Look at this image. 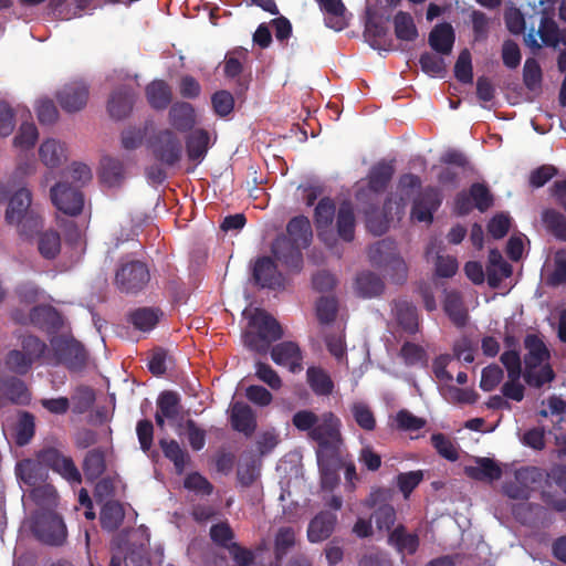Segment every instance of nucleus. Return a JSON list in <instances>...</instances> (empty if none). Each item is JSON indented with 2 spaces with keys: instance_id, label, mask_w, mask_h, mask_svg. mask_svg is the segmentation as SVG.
Here are the masks:
<instances>
[{
  "instance_id": "19",
  "label": "nucleus",
  "mask_w": 566,
  "mask_h": 566,
  "mask_svg": "<svg viewBox=\"0 0 566 566\" xmlns=\"http://www.w3.org/2000/svg\"><path fill=\"white\" fill-rule=\"evenodd\" d=\"M271 358L279 365L296 373L302 369V352L300 346L291 340L282 342L271 347Z\"/></svg>"
},
{
  "instance_id": "48",
  "label": "nucleus",
  "mask_w": 566,
  "mask_h": 566,
  "mask_svg": "<svg viewBox=\"0 0 566 566\" xmlns=\"http://www.w3.org/2000/svg\"><path fill=\"white\" fill-rule=\"evenodd\" d=\"M157 408L161 416H166L168 420H175L182 410L179 394L172 390L161 391L157 398Z\"/></svg>"
},
{
  "instance_id": "37",
  "label": "nucleus",
  "mask_w": 566,
  "mask_h": 566,
  "mask_svg": "<svg viewBox=\"0 0 566 566\" xmlns=\"http://www.w3.org/2000/svg\"><path fill=\"white\" fill-rule=\"evenodd\" d=\"M324 12L325 23L327 27L339 31L346 25L344 21L345 6L342 0H315Z\"/></svg>"
},
{
  "instance_id": "58",
  "label": "nucleus",
  "mask_w": 566,
  "mask_h": 566,
  "mask_svg": "<svg viewBox=\"0 0 566 566\" xmlns=\"http://www.w3.org/2000/svg\"><path fill=\"white\" fill-rule=\"evenodd\" d=\"M474 208L480 212L488 211L493 206V195L489 187L481 182H474L469 188Z\"/></svg>"
},
{
  "instance_id": "15",
  "label": "nucleus",
  "mask_w": 566,
  "mask_h": 566,
  "mask_svg": "<svg viewBox=\"0 0 566 566\" xmlns=\"http://www.w3.org/2000/svg\"><path fill=\"white\" fill-rule=\"evenodd\" d=\"M395 172L394 165L391 163L379 161L374 165L368 174V186L367 189H360L356 193L358 201L367 199L369 196H378L384 192L390 182Z\"/></svg>"
},
{
  "instance_id": "31",
  "label": "nucleus",
  "mask_w": 566,
  "mask_h": 566,
  "mask_svg": "<svg viewBox=\"0 0 566 566\" xmlns=\"http://www.w3.org/2000/svg\"><path fill=\"white\" fill-rule=\"evenodd\" d=\"M210 136L206 129L192 130L186 138V150L189 160L200 163L207 155Z\"/></svg>"
},
{
  "instance_id": "34",
  "label": "nucleus",
  "mask_w": 566,
  "mask_h": 566,
  "mask_svg": "<svg viewBox=\"0 0 566 566\" xmlns=\"http://www.w3.org/2000/svg\"><path fill=\"white\" fill-rule=\"evenodd\" d=\"M82 468L87 481L94 482L98 480L106 470L104 450L102 448H95L87 451L84 457Z\"/></svg>"
},
{
  "instance_id": "44",
  "label": "nucleus",
  "mask_w": 566,
  "mask_h": 566,
  "mask_svg": "<svg viewBox=\"0 0 566 566\" xmlns=\"http://www.w3.org/2000/svg\"><path fill=\"white\" fill-rule=\"evenodd\" d=\"M29 496L38 506L36 510H55L57 506L59 494L52 484L34 486Z\"/></svg>"
},
{
  "instance_id": "22",
  "label": "nucleus",
  "mask_w": 566,
  "mask_h": 566,
  "mask_svg": "<svg viewBox=\"0 0 566 566\" xmlns=\"http://www.w3.org/2000/svg\"><path fill=\"white\" fill-rule=\"evenodd\" d=\"M0 391L13 405L27 406L31 401V391L17 375L1 377Z\"/></svg>"
},
{
  "instance_id": "47",
  "label": "nucleus",
  "mask_w": 566,
  "mask_h": 566,
  "mask_svg": "<svg viewBox=\"0 0 566 566\" xmlns=\"http://www.w3.org/2000/svg\"><path fill=\"white\" fill-rule=\"evenodd\" d=\"M101 179L109 187L120 185L124 179L123 163L112 157H104L101 161Z\"/></svg>"
},
{
  "instance_id": "51",
  "label": "nucleus",
  "mask_w": 566,
  "mask_h": 566,
  "mask_svg": "<svg viewBox=\"0 0 566 566\" xmlns=\"http://www.w3.org/2000/svg\"><path fill=\"white\" fill-rule=\"evenodd\" d=\"M395 34L401 41H415L418 38V30L410 13L399 11L394 18Z\"/></svg>"
},
{
  "instance_id": "17",
  "label": "nucleus",
  "mask_w": 566,
  "mask_h": 566,
  "mask_svg": "<svg viewBox=\"0 0 566 566\" xmlns=\"http://www.w3.org/2000/svg\"><path fill=\"white\" fill-rule=\"evenodd\" d=\"M252 276L254 283L262 289L275 290L284 284L283 275L277 271L275 262L270 256L256 259Z\"/></svg>"
},
{
  "instance_id": "1",
  "label": "nucleus",
  "mask_w": 566,
  "mask_h": 566,
  "mask_svg": "<svg viewBox=\"0 0 566 566\" xmlns=\"http://www.w3.org/2000/svg\"><path fill=\"white\" fill-rule=\"evenodd\" d=\"M281 324L268 312L256 310L243 333V343L252 352L261 355L269 353L272 343L283 337Z\"/></svg>"
},
{
  "instance_id": "25",
  "label": "nucleus",
  "mask_w": 566,
  "mask_h": 566,
  "mask_svg": "<svg viewBox=\"0 0 566 566\" xmlns=\"http://www.w3.org/2000/svg\"><path fill=\"white\" fill-rule=\"evenodd\" d=\"M336 522V514L327 511L319 512L308 524V541L311 543H318L328 538L335 528Z\"/></svg>"
},
{
  "instance_id": "36",
  "label": "nucleus",
  "mask_w": 566,
  "mask_h": 566,
  "mask_svg": "<svg viewBox=\"0 0 566 566\" xmlns=\"http://www.w3.org/2000/svg\"><path fill=\"white\" fill-rule=\"evenodd\" d=\"M465 474L476 481H495L502 476V469L490 458H480L478 465L465 467Z\"/></svg>"
},
{
  "instance_id": "33",
  "label": "nucleus",
  "mask_w": 566,
  "mask_h": 566,
  "mask_svg": "<svg viewBox=\"0 0 566 566\" xmlns=\"http://www.w3.org/2000/svg\"><path fill=\"white\" fill-rule=\"evenodd\" d=\"M356 219L350 202H343L336 214L337 235L345 242H352L355 238Z\"/></svg>"
},
{
  "instance_id": "11",
  "label": "nucleus",
  "mask_w": 566,
  "mask_h": 566,
  "mask_svg": "<svg viewBox=\"0 0 566 566\" xmlns=\"http://www.w3.org/2000/svg\"><path fill=\"white\" fill-rule=\"evenodd\" d=\"M53 205L67 216H78L84 208L83 192L67 182H57L51 188Z\"/></svg>"
},
{
  "instance_id": "50",
  "label": "nucleus",
  "mask_w": 566,
  "mask_h": 566,
  "mask_svg": "<svg viewBox=\"0 0 566 566\" xmlns=\"http://www.w3.org/2000/svg\"><path fill=\"white\" fill-rule=\"evenodd\" d=\"M38 251L42 258L54 260L61 252V238L56 231L50 230L39 234Z\"/></svg>"
},
{
  "instance_id": "2",
  "label": "nucleus",
  "mask_w": 566,
  "mask_h": 566,
  "mask_svg": "<svg viewBox=\"0 0 566 566\" xmlns=\"http://www.w3.org/2000/svg\"><path fill=\"white\" fill-rule=\"evenodd\" d=\"M340 429V419L334 412L325 411L311 430L308 438L318 446L316 455L319 465L325 459L334 458L339 453L344 442Z\"/></svg>"
},
{
  "instance_id": "38",
  "label": "nucleus",
  "mask_w": 566,
  "mask_h": 566,
  "mask_svg": "<svg viewBox=\"0 0 566 566\" xmlns=\"http://www.w3.org/2000/svg\"><path fill=\"white\" fill-rule=\"evenodd\" d=\"M306 378L310 388L316 396H329L334 390V381L328 373L321 367H308Z\"/></svg>"
},
{
  "instance_id": "20",
  "label": "nucleus",
  "mask_w": 566,
  "mask_h": 566,
  "mask_svg": "<svg viewBox=\"0 0 566 566\" xmlns=\"http://www.w3.org/2000/svg\"><path fill=\"white\" fill-rule=\"evenodd\" d=\"M230 423L234 431L251 437L258 427L254 410L243 401H235L231 405Z\"/></svg>"
},
{
  "instance_id": "57",
  "label": "nucleus",
  "mask_w": 566,
  "mask_h": 566,
  "mask_svg": "<svg viewBox=\"0 0 566 566\" xmlns=\"http://www.w3.org/2000/svg\"><path fill=\"white\" fill-rule=\"evenodd\" d=\"M295 545V532L290 526L280 527L274 539V556L279 563Z\"/></svg>"
},
{
  "instance_id": "43",
  "label": "nucleus",
  "mask_w": 566,
  "mask_h": 566,
  "mask_svg": "<svg viewBox=\"0 0 566 566\" xmlns=\"http://www.w3.org/2000/svg\"><path fill=\"white\" fill-rule=\"evenodd\" d=\"M389 543L401 554L412 555L419 547V537L417 534L406 533L402 525L397 526L389 534Z\"/></svg>"
},
{
  "instance_id": "6",
  "label": "nucleus",
  "mask_w": 566,
  "mask_h": 566,
  "mask_svg": "<svg viewBox=\"0 0 566 566\" xmlns=\"http://www.w3.org/2000/svg\"><path fill=\"white\" fill-rule=\"evenodd\" d=\"M51 345L57 363L70 371H81L86 367L88 353L74 337L62 335L52 339Z\"/></svg>"
},
{
  "instance_id": "46",
  "label": "nucleus",
  "mask_w": 566,
  "mask_h": 566,
  "mask_svg": "<svg viewBox=\"0 0 566 566\" xmlns=\"http://www.w3.org/2000/svg\"><path fill=\"white\" fill-rule=\"evenodd\" d=\"M537 472L535 468H523L516 471L515 478L517 481L506 482L503 485L504 494L512 500H528L531 490L527 485L520 483L522 479H527L530 473Z\"/></svg>"
},
{
  "instance_id": "14",
  "label": "nucleus",
  "mask_w": 566,
  "mask_h": 566,
  "mask_svg": "<svg viewBox=\"0 0 566 566\" xmlns=\"http://www.w3.org/2000/svg\"><path fill=\"white\" fill-rule=\"evenodd\" d=\"M442 197L438 188L427 187L415 198L411 218L419 222L431 223L433 213L440 208Z\"/></svg>"
},
{
  "instance_id": "27",
  "label": "nucleus",
  "mask_w": 566,
  "mask_h": 566,
  "mask_svg": "<svg viewBox=\"0 0 566 566\" xmlns=\"http://www.w3.org/2000/svg\"><path fill=\"white\" fill-rule=\"evenodd\" d=\"M145 94L149 105L156 111L166 109L172 101V90L164 80H154L146 88Z\"/></svg>"
},
{
  "instance_id": "49",
  "label": "nucleus",
  "mask_w": 566,
  "mask_h": 566,
  "mask_svg": "<svg viewBox=\"0 0 566 566\" xmlns=\"http://www.w3.org/2000/svg\"><path fill=\"white\" fill-rule=\"evenodd\" d=\"M443 398L453 405H473L479 399V394L471 388H459L453 385L443 386L440 389Z\"/></svg>"
},
{
  "instance_id": "45",
  "label": "nucleus",
  "mask_w": 566,
  "mask_h": 566,
  "mask_svg": "<svg viewBox=\"0 0 566 566\" xmlns=\"http://www.w3.org/2000/svg\"><path fill=\"white\" fill-rule=\"evenodd\" d=\"M443 310L450 321L457 327H464L468 323V312L463 305L462 298L458 293H449L446 296Z\"/></svg>"
},
{
  "instance_id": "52",
  "label": "nucleus",
  "mask_w": 566,
  "mask_h": 566,
  "mask_svg": "<svg viewBox=\"0 0 566 566\" xmlns=\"http://www.w3.org/2000/svg\"><path fill=\"white\" fill-rule=\"evenodd\" d=\"M41 465L39 461L25 459L17 464V476L24 484L34 488L43 479Z\"/></svg>"
},
{
  "instance_id": "16",
  "label": "nucleus",
  "mask_w": 566,
  "mask_h": 566,
  "mask_svg": "<svg viewBox=\"0 0 566 566\" xmlns=\"http://www.w3.org/2000/svg\"><path fill=\"white\" fill-rule=\"evenodd\" d=\"M56 99L63 111L75 113L84 108L88 99V86L82 82L65 84L57 93Z\"/></svg>"
},
{
  "instance_id": "5",
  "label": "nucleus",
  "mask_w": 566,
  "mask_h": 566,
  "mask_svg": "<svg viewBox=\"0 0 566 566\" xmlns=\"http://www.w3.org/2000/svg\"><path fill=\"white\" fill-rule=\"evenodd\" d=\"M368 258L371 265L386 272L392 282L402 284L407 280L408 268L394 240L382 239L370 245Z\"/></svg>"
},
{
  "instance_id": "30",
  "label": "nucleus",
  "mask_w": 566,
  "mask_h": 566,
  "mask_svg": "<svg viewBox=\"0 0 566 566\" xmlns=\"http://www.w3.org/2000/svg\"><path fill=\"white\" fill-rule=\"evenodd\" d=\"M488 283L490 286L495 287L502 279L512 275V266L504 261L501 252L497 249H491L489 252V265L486 268Z\"/></svg>"
},
{
  "instance_id": "9",
  "label": "nucleus",
  "mask_w": 566,
  "mask_h": 566,
  "mask_svg": "<svg viewBox=\"0 0 566 566\" xmlns=\"http://www.w3.org/2000/svg\"><path fill=\"white\" fill-rule=\"evenodd\" d=\"M157 161L166 167L176 166L182 157V144L171 129L160 130L151 143Z\"/></svg>"
},
{
  "instance_id": "56",
  "label": "nucleus",
  "mask_w": 566,
  "mask_h": 566,
  "mask_svg": "<svg viewBox=\"0 0 566 566\" xmlns=\"http://www.w3.org/2000/svg\"><path fill=\"white\" fill-rule=\"evenodd\" d=\"M353 418L357 426L365 431H373L376 428V418L370 407L363 402L357 401L350 406Z\"/></svg>"
},
{
  "instance_id": "12",
  "label": "nucleus",
  "mask_w": 566,
  "mask_h": 566,
  "mask_svg": "<svg viewBox=\"0 0 566 566\" xmlns=\"http://www.w3.org/2000/svg\"><path fill=\"white\" fill-rule=\"evenodd\" d=\"M336 214V205L329 197L322 198L314 210L317 235L327 247H333L336 242L333 232V221Z\"/></svg>"
},
{
  "instance_id": "28",
  "label": "nucleus",
  "mask_w": 566,
  "mask_h": 566,
  "mask_svg": "<svg viewBox=\"0 0 566 566\" xmlns=\"http://www.w3.org/2000/svg\"><path fill=\"white\" fill-rule=\"evenodd\" d=\"M287 238L302 249L310 247L313 238L311 222L305 216L292 218L286 226Z\"/></svg>"
},
{
  "instance_id": "61",
  "label": "nucleus",
  "mask_w": 566,
  "mask_h": 566,
  "mask_svg": "<svg viewBox=\"0 0 566 566\" xmlns=\"http://www.w3.org/2000/svg\"><path fill=\"white\" fill-rule=\"evenodd\" d=\"M560 29L557 23L549 17L543 15L541 19L537 34L546 46L556 48L558 45V35Z\"/></svg>"
},
{
  "instance_id": "64",
  "label": "nucleus",
  "mask_w": 566,
  "mask_h": 566,
  "mask_svg": "<svg viewBox=\"0 0 566 566\" xmlns=\"http://www.w3.org/2000/svg\"><path fill=\"white\" fill-rule=\"evenodd\" d=\"M542 69L539 63L534 57H528L523 67V82L524 85L530 90L534 91L539 87L542 83Z\"/></svg>"
},
{
  "instance_id": "62",
  "label": "nucleus",
  "mask_w": 566,
  "mask_h": 566,
  "mask_svg": "<svg viewBox=\"0 0 566 566\" xmlns=\"http://www.w3.org/2000/svg\"><path fill=\"white\" fill-rule=\"evenodd\" d=\"M454 76L462 84H472L473 82L472 60L468 49L462 50L458 56L454 64Z\"/></svg>"
},
{
  "instance_id": "41",
  "label": "nucleus",
  "mask_w": 566,
  "mask_h": 566,
  "mask_svg": "<svg viewBox=\"0 0 566 566\" xmlns=\"http://www.w3.org/2000/svg\"><path fill=\"white\" fill-rule=\"evenodd\" d=\"M542 222L546 230L557 240L566 242V217L553 208L542 211Z\"/></svg>"
},
{
  "instance_id": "13",
  "label": "nucleus",
  "mask_w": 566,
  "mask_h": 566,
  "mask_svg": "<svg viewBox=\"0 0 566 566\" xmlns=\"http://www.w3.org/2000/svg\"><path fill=\"white\" fill-rule=\"evenodd\" d=\"M271 251L274 258L287 270L298 273L303 268L302 248L286 235H279L273 241Z\"/></svg>"
},
{
  "instance_id": "29",
  "label": "nucleus",
  "mask_w": 566,
  "mask_h": 566,
  "mask_svg": "<svg viewBox=\"0 0 566 566\" xmlns=\"http://www.w3.org/2000/svg\"><path fill=\"white\" fill-rule=\"evenodd\" d=\"M163 316L159 308L138 307L127 314V322L140 332L151 331Z\"/></svg>"
},
{
  "instance_id": "54",
  "label": "nucleus",
  "mask_w": 566,
  "mask_h": 566,
  "mask_svg": "<svg viewBox=\"0 0 566 566\" xmlns=\"http://www.w3.org/2000/svg\"><path fill=\"white\" fill-rule=\"evenodd\" d=\"M399 356L402 358L406 366H428V355L426 349L412 342H405L402 344Z\"/></svg>"
},
{
  "instance_id": "8",
  "label": "nucleus",
  "mask_w": 566,
  "mask_h": 566,
  "mask_svg": "<svg viewBox=\"0 0 566 566\" xmlns=\"http://www.w3.org/2000/svg\"><path fill=\"white\" fill-rule=\"evenodd\" d=\"M6 201H9L6 210V221L9 224L21 222L23 217L33 210L31 209L32 196L27 188H20L12 193L9 184H0V202Z\"/></svg>"
},
{
  "instance_id": "40",
  "label": "nucleus",
  "mask_w": 566,
  "mask_h": 566,
  "mask_svg": "<svg viewBox=\"0 0 566 566\" xmlns=\"http://www.w3.org/2000/svg\"><path fill=\"white\" fill-rule=\"evenodd\" d=\"M365 223L369 232L381 235L388 229V220L379 210V201L370 198V203L364 208Z\"/></svg>"
},
{
  "instance_id": "10",
  "label": "nucleus",
  "mask_w": 566,
  "mask_h": 566,
  "mask_svg": "<svg viewBox=\"0 0 566 566\" xmlns=\"http://www.w3.org/2000/svg\"><path fill=\"white\" fill-rule=\"evenodd\" d=\"M38 461L59 473L70 483H81L82 475L71 457L64 455L56 448H44L38 453Z\"/></svg>"
},
{
  "instance_id": "39",
  "label": "nucleus",
  "mask_w": 566,
  "mask_h": 566,
  "mask_svg": "<svg viewBox=\"0 0 566 566\" xmlns=\"http://www.w3.org/2000/svg\"><path fill=\"white\" fill-rule=\"evenodd\" d=\"M125 517L123 505L115 500L107 501L99 514L101 525L108 532H114L119 528Z\"/></svg>"
},
{
  "instance_id": "32",
  "label": "nucleus",
  "mask_w": 566,
  "mask_h": 566,
  "mask_svg": "<svg viewBox=\"0 0 566 566\" xmlns=\"http://www.w3.org/2000/svg\"><path fill=\"white\" fill-rule=\"evenodd\" d=\"M454 43V32L449 23L436 25L429 33V44L436 52L448 55Z\"/></svg>"
},
{
  "instance_id": "55",
  "label": "nucleus",
  "mask_w": 566,
  "mask_h": 566,
  "mask_svg": "<svg viewBox=\"0 0 566 566\" xmlns=\"http://www.w3.org/2000/svg\"><path fill=\"white\" fill-rule=\"evenodd\" d=\"M523 378L530 387L541 388L555 379V373L549 364L543 365L539 369L525 367Z\"/></svg>"
},
{
  "instance_id": "59",
  "label": "nucleus",
  "mask_w": 566,
  "mask_h": 566,
  "mask_svg": "<svg viewBox=\"0 0 566 566\" xmlns=\"http://www.w3.org/2000/svg\"><path fill=\"white\" fill-rule=\"evenodd\" d=\"M95 392L90 386L81 385L75 389L72 396L73 411L75 413H84L88 411L95 402Z\"/></svg>"
},
{
  "instance_id": "23",
  "label": "nucleus",
  "mask_w": 566,
  "mask_h": 566,
  "mask_svg": "<svg viewBox=\"0 0 566 566\" xmlns=\"http://www.w3.org/2000/svg\"><path fill=\"white\" fill-rule=\"evenodd\" d=\"M392 313L397 324L408 334L419 331L417 307L409 301L400 298L392 302Z\"/></svg>"
},
{
  "instance_id": "26",
  "label": "nucleus",
  "mask_w": 566,
  "mask_h": 566,
  "mask_svg": "<svg viewBox=\"0 0 566 566\" xmlns=\"http://www.w3.org/2000/svg\"><path fill=\"white\" fill-rule=\"evenodd\" d=\"M524 346L527 354L524 356L525 367L538 368L551 358L545 343L535 334H527L524 338Z\"/></svg>"
},
{
  "instance_id": "7",
  "label": "nucleus",
  "mask_w": 566,
  "mask_h": 566,
  "mask_svg": "<svg viewBox=\"0 0 566 566\" xmlns=\"http://www.w3.org/2000/svg\"><path fill=\"white\" fill-rule=\"evenodd\" d=\"M150 281L149 269L142 261H130L120 265L115 274V284L122 293L137 294Z\"/></svg>"
},
{
  "instance_id": "4",
  "label": "nucleus",
  "mask_w": 566,
  "mask_h": 566,
  "mask_svg": "<svg viewBox=\"0 0 566 566\" xmlns=\"http://www.w3.org/2000/svg\"><path fill=\"white\" fill-rule=\"evenodd\" d=\"M21 348L10 349L3 359L4 367L12 375L25 376L45 354L48 345L40 337L28 334L19 337Z\"/></svg>"
},
{
  "instance_id": "21",
  "label": "nucleus",
  "mask_w": 566,
  "mask_h": 566,
  "mask_svg": "<svg viewBox=\"0 0 566 566\" xmlns=\"http://www.w3.org/2000/svg\"><path fill=\"white\" fill-rule=\"evenodd\" d=\"M135 102V93L132 87L123 85L116 88L107 102V111L112 118L123 119L129 115Z\"/></svg>"
},
{
  "instance_id": "24",
  "label": "nucleus",
  "mask_w": 566,
  "mask_h": 566,
  "mask_svg": "<svg viewBox=\"0 0 566 566\" xmlns=\"http://www.w3.org/2000/svg\"><path fill=\"white\" fill-rule=\"evenodd\" d=\"M168 118L170 125L180 133L190 132L196 125V112L188 102H175L170 106Z\"/></svg>"
},
{
  "instance_id": "35",
  "label": "nucleus",
  "mask_w": 566,
  "mask_h": 566,
  "mask_svg": "<svg viewBox=\"0 0 566 566\" xmlns=\"http://www.w3.org/2000/svg\"><path fill=\"white\" fill-rule=\"evenodd\" d=\"M159 447L165 458L174 463L176 472L182 474L187 464L190 462L189 453L174 439H160Z\"/></svg>"
},
{
  "instance_id": "18",
  "label": "nucleus",
  "mask_w": 566,
  "mask_h": 566,
  "mask_svg": "<svg viewBox=\"0 0 566 566\" xmlns=\"http://www.w3.org/2000/svg\"><path fill=\"white\" fill-rule=\"evenodd\" d=\"M31 325L48 334H54L62 328L63 318L52 305H35L31 308Z\"/></svg>"
},
{
  "instance_id": "53",
  "label": "nucleus",
  "mask_w": 566,
  "mask_h": 566,
  "mask_svg": "<svg viewBox=\"0 0 566 566\" xmlns=\"http://www.w3.org/2000/svg\"><path fill=\"white\" fill-rule=\"evenodd\" d=\"M39 155L45 166L55 168L64 158V149L55 139H48L41 144Z\"/></svg>"
},
{
  "instance_id": "3",
  "label": "nucleus",
  "mask_w": 566,
  "mask_h": 566,
  "mask_svg": "<svg viewBox=\"0 0 566 566\" xmlns=\"http://www.w3.org/2000/svg\"><path fill=\"white\" fill-rule=\"evenodd\" d=\"M30 530L42 544L62 547L69 537L67 526L61 514L55 510H35L30 516Z\"/></svg>"
},
{
  "instance_id": "60",
  "label": "nucleus",
  "mask_w": 566,
  "mask_h": 566,
  "mask_svg": "<svg viewBox=\"0 0 566 566\" xmlns=\"http://www.w3.org/2000/svg\"><path fill=\"white\" fill-rule=\"evenodd\" d=\"M338 312L337 300L333 296H322L316 302V316L321 324H331Z\"/></svg>"
},
{
  "instance_id": "42",
  "label": "nucleus",
  "mask_w": 566,
  "mask_h": 566,
  "mask_svg": "<svg viewBox=\"0 0 566 566\" xmlns=\"http://www.w3.org/2000/svg\"><path fill=\"white\" fill-rule=\"evenodd\" d=\"M385 289L382 280L370 271H364L356 277V290L363 297H374L382 293Z\"/></svg>"
},
{
  "instance_id": "63",
  "label": "nucleus",
  "mask_w": 566,
  "mask_h": 566,
  "mask_svg": "<svg viewBox=\"0 0 566 566\" xmlns=\"http://www.w3.org/2000/svg\"><path fill=\"white\" fill-rule=\"evenodd\" d=\"M35 432L34 417L30 412H23L19 419L15 434V442L23 447L28 444Z\"/></svg>"
}]
</instances>
